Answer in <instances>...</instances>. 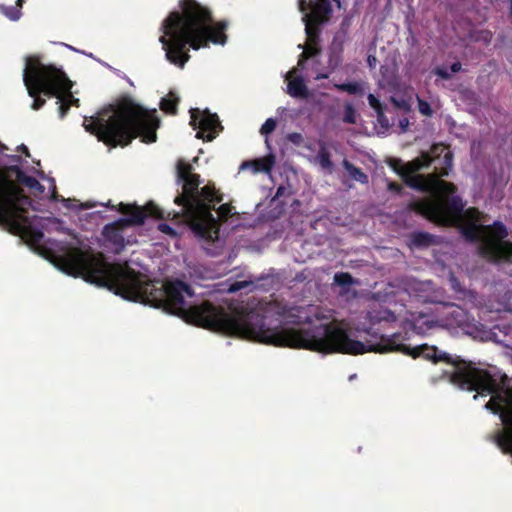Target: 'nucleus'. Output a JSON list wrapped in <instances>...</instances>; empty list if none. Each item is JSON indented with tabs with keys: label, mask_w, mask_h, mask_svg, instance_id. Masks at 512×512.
Here are the masks:
<instances>
[{
	"label": "nucleus",
	"mask_w": 512,
	"mask_h": 512,
	"mask_svg": "<svg viewBox=\"0 0 512 512\" xmlns=\"http://www.w3.org/2000/svg\"><path fill=\"white\" fill-rule=\"evenodd\" d=\"M437 311L441 318V325L446 327H459L465 334L471 336L475 340L489 341L493 338V333L485 329L481 324L474 323L469 320V316L464 309L457 305H442Z\"/></svg>",
	"instance_id": "8"
},
{
	"label": "nucleus",
	"mask_w": 512,
	"mask_h": 512,
	"mask_svg": "<svg viewBox=\"0 0 512 512\" xmlns=\"http://www.w3.org/2000/svg\"><path fill=\"white\" fill-rule=\"evenodd\" d=\"M158 229L162 233L168 234V235H170L172 237L176 236L175 230L172 227H170L168 224L161 223V224L158 225Z\"/></svg>",
	"instance_id": "32"
},
{
	"label": "nucleus",
	"mask_w": 512,
	"mask_h": 512,
	"mask_svg": "<svg viewBox=\"0 0 512 512\" xmlns=\"http://www.w3.org/2000/svg\"><path fill=\"white\" fill-rule=\"evenodd\" d=\"M25 184L27 186H29L30 188L36 189V190H38L40 192L43 191L42 185L36 179H34V178L28 177L25 180Z\"/></svg>",
	"instance_id": "31"
},
{
	"label": "nucleus",
	"mask_w": 512,
	"mask_h": 512,
	"mask_svg": "<svg viewBox=\"0 0 512 512\" xmlns=\"http://www.w3.org/2000/svg\"><path fill=\"white\" fill-rule=\"evenodd\" d=\"M343 166H344L345 170L347 171V173L349 174V176L352 179H354V180H356V181H358L360 183H367L368 182L367 175L364 174L360 169L355 167L353 164H351L347 160H344Z\"/></svg>",
	"instance_id": "14"
},
{
	"label": "nucleus",
	"mask_w": 512,
	"mask_h": 512,
	"mask_svg": "<svg viewBox=\"0 0 512 512\" xmlns=\"http://www.w3.org/2000/svg\"><path fill=\"white\" fill-rule=\"evenodd\" d=\"M63 202L65 203H68L70 200L69 199H62Z\"/></svg>",
	"instance_id": "48"
},
{
	"label": "nucleus",
	"mask_w": 512,
	"mask_h": 512,
	"mask_svg": "<svg viewBox=\"0 0 512 512\" xmlns=\"http://www.w3.org/2000/svg\"><path fill=\"white\" fill-rule=\"evenodd\" d=\"M399 126L401 127V129L403 131H405L407 129V127L409 126V120L407 118L400 120Z\"/></svg>",
	"instance_id": "39"
},
{
	"label": "nucleus",
	"mask_w": 512,
	"mask_h": 512,
	"mask_svg": "<svg viewBox=\"0 0 512 512\" xmlns=\"http://www.w3.org/2000/svg\"><path fill=\"white\" fill-rule=\"evenodd\" d=\"M413 359L424 356L425 359L433 364L439 362L451 363L454 371L450 380L462 389L468 391H477L479 393L496 394L486 407L494 413L500 412V418L505 425V429L496 437V442L504 452L512 453V406L503 408V398L499 395L500 386L497 379L487 370L475 367L474 363L465 361L457 356L452 360L450 354H409Z\"/></svg>",
	"instance_id": "5"
},
{
	"label": "nucleus",
	"mask_w": 512,
	"mask_h": 512,
	"mask_svg": "<svg viewBox=\"0 0 512 512\" xmlns=\"http://www.w3.org/2000/svg\"><path fill=\"white\" fill-rule=\"evenodd\" d=\"M274 165V156L269 155L264 158L254 160L252 162H245L241 165L242 169L251 167L255 173L257 172H270Z\"/></svg>",
	"instance_id": "13"
},
{
	"label": "nucleus",
	"mask_w": 512,
	"mask_h": 512,
	"mask_svg": "<svg viewBox=\"0 0 512 512\" xmlns=\"http://www.w3.org/2000/svg\"><path fill=\"white\" fill-rule=\"evenodd\" d=\"M335 87L338 90L345 91L349 94H363L365 92L364 83L361 82L336 84Z\"/></svg>",
	"instance_id": "15"
},
{
	"label": "nucleus",
	"mask_w": 512,
	"mask_h": 512,
	"mask_svg": "<svg viewBox=\"0 0 512 512\" xmlns=\"http://www.w3.org/2000/svg\"><path fill=\"white\" fill-rule=\"evenodd\" d=\"M155 113L156 110L148 111L131 100H125L116 109L96 118H86L83 126L98 140L114 147L128 145L137 136H141L143 142L153 143L159 126Z\"/></svg>",
	"instance_id": "4"
},
{
	"label": "nucleus",
	"mask_w": 512,
	"mask_h": 512,
	"mask_svg": "<svg viewBox=\"0 0 512 512\" xmlns=\"http://www.w3.org/2000/svg\"><path fill=\"white\" fill-rule=\"evenodd\" d=\"M232 209L233 208L228 204L221 205L217 210L219 218L226 219L229 215H231L233 213Z\"/></svg>",
	"instance_id": "26"
},
{
	"label": "nucleus",
	"mask_w": 512,
	"mask_h": 512,
	"mask_svg": "<svg viewBox=\"0 0 512 512\" xmlns=\"http://www.w3.org/2000/svg\"><path fill=\"white\" fill-rule=\"evenodd\" d=\"M177 103L178 98L173 93H169L161 100L160 107L163 111L174 114L176 112Z\"/></svg>",
	"instance_id": "17"
},
{
	"label": "nucleus",
	"mask_w": 512,
	"mask_h": 512,
	"mask_svg": "<svg viewBox=\"0 0 512 512\" xmlns=\"http://www.w3.org/2000/svg\"><path fill=\"white\" fill-rule=\"evenodd\" d=\"M418 101V110L419 112L424 116H432L433 110L430 107V104L424 100H422L420 97L417 96Z\"/></svg>",
	"instance_id": "22"
},
{
	"label": "nucleus",
	"mask_w": 512,
	"mask_h": 512,
	"mask_svg": "<svg viewBox=\"0 0 512 512\" xmlns=\"http://www.w3.org/2000/svg\"><path fill=\"white\" fill-rule=\"evenodd\" d=\"M177 176L183 182V191L175 198V202L182 206L181 211L195 234L208 242H214L218 239L219 226L217 219L211 214V209L222 198L210 185L204 186L199 191V175L194 174L192 166L183 160L178 161Z\"/></svg>",
	"instance_id": "6"
},
{
	"label": "nucleus",
	"mask_w": 512,
	"mask_h": 512,
	"mask_svg": "<svg viewBox=\"0 0 512 512\" xmlns=\"http://www.w3.org/2000/svg\"><path fill=\"white\" fill-rule=\"evenodd\" d=\"M0 148H2V145L0 144Z\"/></svg>",
	"instance_id": "49"
},
{
	"label": "nucleus",
	"mask_w": 512,
	"mask_h": 512,
	"mask_svg": "<svg viewBox=\"0 0 512 512\" xmlns=\"http://www.w3.org/2000/svg\"><path fill=\"white\" fill-rule=\"evenodd\" d=\"M52 197L53 199H56V195H55V191L53 190V193H52Z\"/></svg>",
	"instance_id": "47"
},
{
	"label": "nucleus",
	"mask_w": 512,
	"mask_h": 512,
	"mask_svg": "<svg viewBox=\"0 0 512 512\" xmlns=\"http://www.w3.org/2000/svg\"><path fill=\"white\" fill-rule=\"evenodd\" d=\"M287 139L295 145H301L304 141L303 136L296 132L288 134Z\"/></svg>",
	"instance_id": "30"
},
{
	"label": "nucleus",
	"mask_w": 512,
	"mask_h": 512,
	"mask_svg": "<svg viewBox=\"0 0 512 512\" xmlns=\"http://www.w3.org/2000/svg\"><path fill=\"white\" fill-rule=\"evenodd\" d=\"M417 352L415 348H411L405 346L404 344L396 343V341H388L387 344H384L382 350H376L375 352Z\"/></svg>",
	"instance_id": "16"
},
{
	"label": "nucleus",
	"mask_w": 512,
	"mask_h": 512,
	"mask_svg": "<svg viewBox=\"0 0 512 512\" xmlns=\"http://www.w3.org/2000/svg\"><path fill=\"white\" fill-rule=\"evenodd\" d=\"M1 12L9 19L16 21L21 17V10L15 6H3Z\"/></svg>",
	"instance_id": "21"
},
{
	"label": "nucleus",
	"mask_w": 512,
	"mask_h": 512,
	"mask_svg": "<svg viewBox=\"0 0 512 512\" xmlns=\"http://www.w3.org/2000/svg\"><path fill=\"white\" fill-rule=\"evenodd\" d=\"M452 286L454 289H457L456 282L454 278H451Z\"/></svg>",
	"instance_id": "43"
},
{
	"label": "nucleus",
	"mask_w": 512,
	"mask_h": 512,
	"mask_svg": "<svg viewBox=\"0 0 512 512\" xmlns=\"http://www.w3.org/2000/svg\"><path fill=\"white\" fill-rule=\"evenodd\" d=\"M334 281L340 285H346L351 282V276L347 273H338L335 274Z\"/></svg>",
	"instance_id": "27"
},
{
	"label": "nucleus",
	"mask_w": 512,
	"mask_h": 512,
	"mask_svg": "<svg viewBox=\"0 0 512 512\" xmlns=\"http://www.w3.org/2000/svg\"><path fill=\"white\" fill-rule=\"evenodd\" d=\"M367 63L370 68H374L377 64V58L374 55H368Z\"/></svg>",
	"instance_id": "37"
},
{
	"label": "nucleus",
	"mask_w": 512,
	"mask_h": 512,
	"mask_svg": "<svg viewBox=\"0 0 512 512\" xmlns=\"http://www.w3.org/2000/svg\"><path fill=\"white\" fill-rule=\"evenodd\" d=\"M119 224H114L112 226L105 227V234L108 238L113 239L114 242L120 246H123V237L118 235V231L116 229V226Z\"/></svg>",
	"instance_id": "20"
},
{
	"label": "nucleus",
	"mask_w": 512,
	"mask_h": 512,
	"mask_svg": "<svg viewBox=\"0 0 512 512\" xmlns=\"http://www.w3.org/2000/svg\"><path fill=\"white\" fill-rule=\"evenodd\" d=\"M368 102L369 105L375 110V112L383 110L381 102L373 94L368 95Z\"/></svg>",
	"instance_id": "28"
},
{
	"label": "nucleus",
	"mask_w": 512,
	"mask_h": 512,
	"mask_svg": "<svg viewBox=\"0 0 512 512\" xmlns=\"http://www.w3.org/2000/svg\"><path fill=\"white\" fill-rule=\"evenodd\" d=\"M445 148L435 145L431 152L422 153L402 167L401 174L408 186L430 194L429 197L413 204V209L427 219L443 225H458L469 240L479 241L480 253L487 259L507 260L512 255V243L506 241L507 230L499 222L492 226L484 225L481 214L476 209L463 210L461 200L453 195L454 185L438 179L436 176L424 177L415 173L430 165L433 156L440 155Z\"/></svg>",
	"instance_id": "2"
},
{
	"label": "nucleus",
	"mask_w": 512,
	"mask_h": 512,
	"mask_svg": "<svg viewBox=\"0 0 512 512\" xmlns=\"http://www.w3.org/2000/svg\"><path fill=\"white\" fill-rule=\"evenodd\" d=\"M20 148H21L22 150H24L25 152H27V148H26V146L21 145V146H20Z\"/></svg>",
	"instance_id": "45"
},
{
	"label": "nucleus",
	"mask_w": 512,
	"mask_h": 512,
	"mask_svg": "<svg viewBox=\"0 0 512 512\" xmlns=\"http://www.w3.org/2000/svg\"><path fill=\"white\" fill-rule=\"evenodd\" d=\"M435 74L438 75L439 77L443 78V79H449L450 78V73L448 72V70L446 68H443V67H438L435 69Z\"/></svg>",
	"instance_id": "33"
},
{
	"label": "nucleus",
	"mask_w": 512,
	"mask_h": 512,
	"mask_svg": "<svg viewBox=\"0 0 512 512\" xmlns=\"http://www.w3.org/2000/svg\"><path fill=\"white\" fill-rule=\"evenodd\" d=\"M376 114H377V122L380 124L381 127L387 129L390 124H389V120L384 115V111L380 110V111L376 112Z\"/></svg>",
	"instance_id": "29"
},
{
	"label": "nucleus",
	"mask_w": 512,
	"mask_h": 512,
	"mask_svg": "<svg viewBox=\"0 0 512 512\" xmlns=\"http://www.w3.org/2000/svg\"><path fill=\"white\" fill-rule=\"evenodd\" d=\"M328 76L326 74H318L316 76V79L319 80V79H324V78H327Z\"/></svg>",
	"instance_id": "41"
},
{
	"label": "nucleus",
	"mask_w": 512,
	"mask_h": 512,
	"mask_svg": "<svg viewBox=\"0 0 512 512\" xmlns=\"http://www.w3.org/2000/svg\"><path fill=\"white\" fill-rule=\"evenodd\" d=\"M356 377H357L356 374H352V375L349 376L348 379H349V381H352V380L356 379Z\"/></svg>",
	"instance_id": "44"
},
{
	"label": "nucleus",
	"mask_w": 512,
	"mask_h": 512,
	"mask_svg": "<svg viewBox=\"0 0 512 512\" xmlns=\"http://www.w3.org/2000/svg\"><path fill=\"white\" fill-rule=\"evenodd\" d=\"M316 162L323 168V169H331L332 162L330 160V155L328 151L325 148H322L318 155L316 156Z\"/></svg>",
	"instance_id": "18"
},
{
	"label": "nucleus",
	"mask_w": 512,
	"mask_h": 512,
	"mask_svg": "<svg viewBox=\"0 0 512 512\" xmlns=\"http://www.w3.org/2000/svg\"><path fill=\"white\" fill-rule=\"evenodd\" d=\"M388 187L392 191H399V186L394 183H390Z\"/></svg>",
	"instance_id": "40"
},
{
	"label": "nucleus",
	"mask_w": 512,
	"mask_h": 512,
	"mask_svg": "<svg viewBox=\"0 0 512 512\" xmlns=\"http://www.w3.org/2000/svg\"><path fill=\"white\" fill-rule=\"evenodd\" d=\"M190 124L197 130L198 138L212 140L220 128V123L215 114L199 109H192Z\"/></svg>",
	"instance_id": "9"
},
{
	"label": "nucleus",
	"mask_w": 512,
	"mask_h": 512,
	"mask_svg": "<svg viewBox=\"0 0 512 512\" xmlns=\"http://www.w3.org/2000/svg\"><path fill=\"white\" fill-rule=\"evenodd\" d=\"M506 379H507V376L504 374V375L502 376V381L504 382Z\"/></svg>",
	"instance_id": "46"
},
{
	"label": "nucleus",
	"mask_w": 512,
	"mask_h": 512,
	"mask_svg": "<svg viewBox=\"0 0 512 512\" xmlns=\"http://www.w3.org/2000/svg\"><path fill=\"white\" fill-rule=\"evenodd\" d=\"M22 4H23V0H17L15 7H18L21 10Z\"/></svg>",
	"instance_id": "42"
},
{
	"label": "nucleus",
	"mask_w": 512,
	"mask_h": 512,
	"mask_svg": "<svg viewBox=\"0 0 512 512\" xmlns=\"http://www.w3.org/2000/svg\"><path fill=\"white\" fill-rule=\"evenodd\" d=\"M451 69V72L452 73H457L461 70V63L460 62H455L451 65L450 67Z\"/></svg>",
	"instance_id": "38"
},
{
	"label": "nucleus",
	"mask_w": 512,
	"mask_h": 512,
	"mask_svg": "<svg viewBox=\"0 0 512 512\" xmlns=\"http://www.w3.org/2000/svg\"><path fill=\"white\" fill-rule=\"evenodd\" d=\"M224 28V23L214 24L209 12L197 2L184 0L182 12H172L164 21L160 42L168 61L183 67L189 60L187 44L193 49L206 46L208 41L224 44Z\"/></svg>",
	"instance_id": "3"
},
{
	"label": "nucleus",
	"mask_w": 512,
	"mask_h": 512,
	"mask_svg": "<svg viewBox=\"0 0 512 512\" xmlns=\"http://www.w3.org/2000/svg\"><path fill=\"white\" fill-rule=\"evenodd\" d=\"M318 53V49L314 46H308L306 47L302 54H301V57L298 61V66H302L303 62L308 59L309 57H312L314 55H316Z\"/></svg>",
	"instance_id": "24"
},
{
	"label": "nucleus",
	"mask_w": 512,
	"mask_h": 512,
	"mask_svg": "<svg viewBox=\"0 0 512 512\" xmlns=\"http://www.w3.org/2000/svg\"><path fill=\"white\" fill-rule=\"evenodd\" d=\"M286 80L287 84V92L290 96L295 98H307L308 97V89L304 84V81L301 77L295 76V69L291 70L287 76Z\"/></svg>",
	"instance_id": "12"
},
{
	"label": "nucleus",
	"mask_w": 512,
	"mask_h": 512,
	"mask_svg": "<svg viewBox=\"0 0 512 512\" xmlns=\"http://www.w3.org/2000/svg\"><path fill=\"white\" fill-rule=\"evenodd\" d=\"M276 128V121L272 118H269L265 121V123L262 125L260 132L263 135H268L271 132H273Z\"/></svg>",
	"instance_id": "25"
},
{
	"label": "nucleus",
	"mask_w": 512,
	"mask_h": 512,
	"mask_svg": "<svg viewBox=\"0 0 512 512\" xmlns=\"http://www.w3.org/2000/svg\"><path fill=\"white\" fill-rule=\"evenodd\" d=\"M299 314L296 315L297 319L294 321L295 323H312V319L310 317V310H306L304 308L296 310Z\"/></svg>",
	"instance_id": "23"
},
{
	"label": "nucleus",
	"mask_w": 512,
	"mask_h": 512,
	"mask_svg": "<svg viewBox=\"0 0 512 512\" xmlns=\"http://www.w3.org/2000/svg\"><path fill=\"white\" fill-rule=\"evenodd\" d=\"M43 238V233L40 231L32 232V241L34 243H39Z\"/></svg>",
	"instance_id": "36"
},
{
	"label": "nucleus",
	"mask_w": 512,
	"mask_h": 512,
	"mask_svg": "<svg viewBox=\"0 0 512 512\" xmlns=\"http://www.w3.org/2000/svg\"><path fill=\"white\" fill-rule=\"evenodd\" d=\"M327 4L328 3L326 0H318L316 5L310 7V3L306 6L305 0H299V8L301 12L304 13L303 20L306 23L305 29L309 37H311L312 34L311 22L317 23L323 20L322 15L320 14V10L325 9Z\"/></svg>",
	"instance_id": "11"
},
{
	"label": "nucleus",
	"mask_w": 512,
	"mask_h": 512,
	"mask_svg": "<svg viewBox=\"0 0 512 512\" xmlns=\"http://www.w3.org/2000/svg\"><path fill=\"white\" fill-rule=\"evenodd\" d=\"M122 208V213L128 216V218L123 221V225L141 224L147 215L162 217L158 208L154 205H149L146 208L122 205Z\"/></svg>",
	"instance_id": "10"
},
{
	"label": "nucleus",
	"mask_w": 512,
	"mask_h": 512,
	"mask_svg": "<svg viewBox=\"0 0 512 512\" xmlns=\"http://www.w3.org/2000/svg\"><path fill=\"white\" fill-rule=\"evenodd\" d=\"M246 282H236L229 287L230 292H236L246 286Z\"/></svg>",
	"instance_id": "35"
},
{
	"label": "nucleus",
	"mask_w": 512,
	"mask_h": 512,
	"mask_svg": "<svg viewBox=\"0 0 512 512\" xmlns=\"http://www.w3.org/2000/svg\"><path fill=\"white\" fill-rule=\"evenodd\" d=\"M54 257V264L72 276H81L87 282L108 287L123 298L163 307L186 322L236 335L241 338L293 349L318 352H359V343L349 339L338 324L323 325L317 337L295 329L265 328L263 318L254 312L226 313L208 303L191 304L193 293L183 282L147 281L127 265L108 264L101 255L80 248L65 247Z\"/></svg>",
	"instance_id": "1"
},
{
	"label": "nucleus",
	"mask_w": 512,
	"mask_h": 512,
	"mask_svg": "<svg viewBox=\"0 0 512 512\" xmlns=\"http://www.w3.org/2000/svg\"><path fill=\"white\" fill-rule=\"evenodd\" d=\"M23 81L29 95L34 98L32 108L35 110L45 103V100L39 97L40 93L58 98L61 117L65 115L71 104L78 102L70 91L71 81L61 70L53 66H46L29 58L24 69Z\"/></svg>",
	"instance_id": "7"
},
{
	"label": "nucleus",
	"mask_w": 512,
	"mask_h": 512,
	"mask_svg": "<svg viewBox=\"0 0 512 512\" xmlns=\"http://www.w3.org/2000/svg\"><path fill=\"white\" fill-rule=\"evenodd\" d=\"M358 114L351 104H346L344 107L343 121L349 124H355L357 122Z\"/></svg>",
	"instance_id": "19"
},
{
	"label": "nucleus",
	"mask_w": 512,
	"mask_h": 512,
	"mask_svg": "<svg viewBox=\"0 0 512 512\" xmlns=\"http://www.w3.org/2000/svg\"><path fill=\"white\" fill-rule=\"evenodd\" d=\"M391 101L399 108L404 110H409V105L405 100H397L395 98H392Z\"/></svg>",
	"instance_id": "34"
}]
</instances>
